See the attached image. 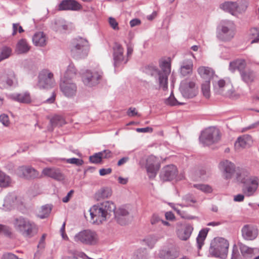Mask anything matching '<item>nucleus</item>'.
Listing matches in <instances>:
<instances>
[{
	"label": "nucleus",
	"mask_w": 259,
	"mask_h": 259,
	"mask_svg": "<svg viewBox=\"0 0 259 259\" xmlns=\"http://www.w3.org/2000/svg\"><path fill=\"white\" fill-rule=\"evenodd\" d=\"M158 69L153 65H149L145 67V72L151 76H154L160 88L163 90L167 89L168 77L171 71V64L169 61L164 60L159 61Z\"/></svg>",
	"instance_id": "1"
},
{
	"label": "nucleus",
	"mask_w": 259,
	"mask_h": 259,
	"mask_svg": "<svg viewBox=\"0 0 259 259\" xmlns=\"http://www.w3.org/2000/svg\"><path fill=\"white\" fill-rule=\"evenodd\" d=\"M115 209V205L110 201L94 205L89 210L92 223L98 225L102 223L109 218Z\"/></svg>",
	"instance_id": "2"
},
{
	"label": "nucleus",
	"mask_w": 259,
	"mask_h": 259,
	"mask_svg": "<svg viewBox=\"0 0 259 259\" xmlns=\"http://www.w3.org/2000/svg\"><path fill=\"white\" fill-rule=\"evenodd\" d=\"M13 225L16 231L25 237L31 238L37 232L35 223L22 216L15 218Z\"/></svg>",
	"instance_id": "3"
},
{
	"label": "nucleus",
	"mask_w": 259,
	"mask_h": 259,
	"mask_svg": "<svg viewBox=\"0 0 259 259\" xmlns=\"http://www.w3.org/2000/svg\"><path fill=\"white\" fill-rule=\"evenodd\" d=\"M209 256L226 259L227 258V240L222 237H215L210 244Z\"/></svg>",
	"instance_id": "4"
},
{
	"label": "nucleus",
	"mask_w": 259,
	"mask_h": 259,
	"mask_svg": "<svg viewBox=\"0 0 259 259\" xmlns=\"http://www.w3.org/2000/svg\"><path fill=\"white\" fill-rule=\"evenodd\" d=\"M70 51L73 57L76 59L85 57L89 51L88 40L81 37L74 39L71 42Z\"/></svg>",
	"instance_id": "5"
},
{
	"label": "nucleus",
	"mask_w": 259,
	"mask_h": 259,
	"mask_svg": "<svg viewBox=\"0 0 259 259\" xmlns=\"http://www.w3.org/2000/svg\"><path fill=\"white\" fill-rule=\"evenodd\" d=\"M221 137V132L218 128L210 127L201 133L199 140L204 146H209L218 142Z\"/></svg>",
	"instance_id": "6"
},
{
	"label": "nucleus",
	"mask_w": 259,
	"mask_h": 259,
	"mask_svg": "<svg viewBox=\"0 0 259 259\" xmlns=\"http://www.w3.org/2000/svg\"><path fill=\"white\" fill-rule=\"evenodd\" d=\"M74 240L76 242H81L88 245H94L98 241V236L95 232L85 230L76 234Z\"/></svg>",
	"instance_id": "7"
},
{
	"label": "nucleus",
	"mask_w": 259,
	"mask_h": 259,
	"mask_svg": "<svg viewBox=\"0 0 259 259\" xmlns=\"http://www.w3.org/2000/svg\"><path fill=\"white\" fill-rule=\"evenodd\" d=\"M54 75L49 70H42L38 75L37 87L40 89H48L53 87Z\"/></svg>",
	"instance_id": "8"
},
{
	"label": "nucleus",
	"mask_w": 259,
	"mask_h": 259,
	"mask_svg": "<svg viewBox=\"0 0 259 259\" xmlns=\"http://www.w3.org/2000/svg\"><path fill=\"white\" fill-rule=\"evenodd\" d=\"M180 91L183 97L186 99L193 98L198 93L195 83L193 81L185 80L181 82Z\"/></svg>",
	"instance_id": "9"
},
{
	"label": "nucleus",
	"mask_w": 259,
	"mask_h": 259,
	"mask_svg": "<svg viewBox=\"0 0 259 259\" xmlns=\"http://www.w3.org/2000/svg\"><path fill=\"white\" fill-rule=\"evenodd\" d=\"M103 73L101 70L91 71L87 70L83 74L82 81L85 85L93 87L98 84L102 78Z\"/></svg>",
	"instance_id": "10"
},
{
	"label": "nucleus",
	"mask_w": 259,
	"mask_h": 259,
	"mask_svg": "<svg viewBox=\"0 0 259 259\" xmlns=\"http://www.w3.org/2000/svg\"><path fill=\"white\" fill-rule=\"evenodd\" d=\"M124 49L118 42H114L113 46V57L115 67L119 66L121 64H126L128 58H125L123 55Z\"/></svg>",
	"instance_id": "11"
},
{
	"label": "nucleus",
	"mask_w": 259,
	"mask_h": 259,
	"mask_svg": "<svg viewBox=\"0 0 259 259\" xmlns=\"http://www.w3.org/2000/svg\"><path fill=\"white\" fill-rule=\"evenodd\" d=\"M160 166V164L155 156L150 155L147 158L146 168L150 179H154L156 177Z\"/></svg>",
	"instance_id": "12"
},
{
	"label": "nucleus",
	"mask_w": 259,
	"mask_h": 259,
	"mask_svg": "<svg viewBox=\"0 0 259 259\" xmlns=\"http://www.w3.org/2000/svg\"><path fill=\"white\" fill-rule=\"evenodd\" d=\"M60 88L63 95L67 98L74 97L77 93L76 84L68 79H65L61 82Z\"/></svg>",
	"instance_id": "13"
},
{
	"label": "nucleus",
	"mask_w": 259,
	"mask_h": 259,
	"mask_svg": "<svg viewBox=\"0 0 259 259\" xmlns=\"http://www.w3.org/2000/svg\"><path fill=\"white\" fill-rule=\"evenodd\" d=\"M16 82L14 71L10 70L3 73L0 76V88L5 89L13 86Z\"/></svg>",
	"instance_id": "14"
},
{
	"label": "nucleus",
	"mask_w": 259,
	"mask_h": 259,
	"mask_svg": "<svg viewBox=\"0 0 259 259\" xmlns=\"http://www.w3.org/2000/svg\"><path fill=\"white\" fill-rule=\"evenodd\" d=\"M242 236L246 240H254L258 236V231L256 226L247 224L243 226L241 229Z\"/></svg>",
	"instance_id": "15"
},
{
	"label": "nucleus",
	"mask_w": 259,
	"mask_h": 259,
	"mask_svg": "<svg viewBox=\"0 0 259 259\" xmlns=\"http://www.w3.org/2000/svg\"><path fill=\"white\" fill-rule=\"evenodd\" d=\"M178 171L176 166L168 165L163 168L160 174V177L163 181L173 180L177 175Z\"/></svg>",
	"instance_id": "16"
},
{
	"label": "nucleus",
	"mask_w": 259,
	"mask_h": 259,
	"mask_svg": "<svg viewBox=\"0 0 259 259\" xmlns=\"http://www.w3.org/2000/svg\"><path fill=\"white\" fill-rule=\"evenodd\" d=\"M114 217L117 222L121 225H125L129 222V212L123 207L115 209L114 212Z\"/></svg>",
	"instance_id": "17"
},
{
	"label": "nucleus",
	"mask_w": 259,
	"mask_h": 259,
	"mask_svg": "<svg viewBox=\"0 0 259 259\" xmlns=\"http://www.w3.org/2000/svg\"><path fill=\"white\" fill-rule=\"evenodd\" d=\"M42 174L47 177H50L58 181H63L65 176L61 170L56 167H46L42 171Z\"/></svg>",
	"instance_id": "18"
},
{
	"label": "nucleus",
	"mask_w": 259,
	"mask_h": 259,
	"mask_svg": "<svg viewBox=\"0 0 259 259\" xmlns=\"http://www.w3.org/2000/svg\"><path fill=\"white\" fill-rule=\"evenodd\" d=\"M193 230V228L190 224L181 225L177 229V234L180 239L186 241L190 237Z\"/></svg>",
	"instance_id": "19"
},
{
	"label": "nucleus",
	"mask_w": 259,
	"mask_h": 259,
	"mask_svg": "<svg viewBox=\"0 0 259 259\" xmlns=\"http://www.w3.org/2000/svg\"><path fill=\"white\" fill-rule=\"evenodd\" d=\"M258 186V179L257 177H253L252 181L250 184L243 185L242 191L243 194L249 197L252 196L257 189Z\"/></svg>",
	"instance_id": "20"
},
{
	"label": "nucleus",
	"mask_w": 259,
	"mask_h": 259,
	"mask_svg": "<svg viewBox=\"0 0 259 259\" xmlns=\"http://www.w3.org/2000/svg\"><path fill=\"white\" fill-rule=\"evenodd\" d=\"M81 8V5L75 0H63L59 5L61 10L78 11Z\"/></svg>",
	"instance_id": "21"
},
{
	"label": "nucleus",
	"mask_w": 259,
	"mask_h": 259,
	"mask_svg": "<svg viewBox=\"0 0 259 259\" xmlns=\"http://www.w3.org/2000/svg\"><path fill=\"white\" fill-rule=\"evenodd\" d=\"M20 176L27 179H34L38 176V172L33 168L29 166H21L19 168Z\"/></svg>",
	"instance_id": "22"
},
{
	"label": "nucleus",
	"mask_w": 259,
	"mask_h": 259,
	"mask_svg": "<svg viewBox=\"0 0 259 259\" xmlns=\"http://www.w3.org/2000/svg\"><path fill=\"white\" fill-rule=\"evenodd\" d=\"M197 71L200 76L205 80H209L210 81L211 79H213L214 77L218 78L213 70L208 67H200L198 68Z\"/></svg>",
	"instance_id": "23"
},
{
	"label": "nucleus",
	"mask_w": 259,
	"mask_h": 259,
	"mask_svg": "<svg viewBox=\"0 0 259 259\" xmlns=\"http://www.w3.org/2000/svg\"><path fill=\"white\" fill-rule=\"evenodd\" d=\"M180 73L183 76H186L192 73L193 62L190 59H185L181 62Z\"/></svg>",
	"instance_id": "24"
},
{
	"label": "nucleus",
	"mask_w": 259,
	"mask_h": 259,
	"mask_svg": "<svg viewBox=\"0 0 259 259\" xmlns=\"http://www.w3.org/2000/svg\"><path fill=\"white\" fill-rule=\"evenodd\" d=\"M252 140L251 136L248 135H244L238 137L234 144L236 149H240L246 148L250 145Z\"/></svg>",
	"instance_id": "25"
},
{
	"label": "nucleus",
	"mask_w": 259,
	"mask_h": 259,
	"mask_svg": "<svg viewBox=\"0 0 259 259\" xmlns=\"http://www.w3.org/2000/svg\"><path fill=\"white\" fill-rule=\"evenodd\" d=\"M9 98L13 101L23 103H29L31 102V98L28 92L23 93H13L9 95Z\"/></svg>",
	"instance_id": "26"
},
{
	"label": "nucleus",
	"mask_w": 259,
	"mask_h": 259,
	"mask_svg": "<svg viewBox=\"0 0 259 259\" xmlns=\"http://www.w3.org/2000/svg\"><path fill=\"white\" fill-rule=\"evenodd\" d=\"M179 253L175 249H161L157 254L158 257L161 259H175L179 256Z\"/></svg>",
	"instance_id": "27"
},
{
	"label": "nucleus",
	"mask_w": 259,
	"mask_h": 259,
	"mask_svg": "<svg viewBox=\"0 0 259 259\" xmlns=\"http://www.w3.org/2000/svg\"><path fill=\"white\" fill-rule=\"evenodd\" d=\"M217 37L222 41H225L227 38V22L222 21L217 27Z\"/></svg>",
	"instance_id": "28"
},
{
	"label": "nucleus",
	"mask_w": 259,
	"mask_h": 259,
	"mask_svg": "<svg viewBox=\"0 0 259 259\" xmlns=\"http://www.w3.org/2000/svg\"><path fill=\"white\" fill-rule=\"evenodd\" d=\"M240 74L242 79L247 83L252 82L256 77L255 72L250 69H245Z\"/></svg>",
	"instance_id": "29"
},
{
	"label": "nucleus",
	"mask_w": 259,
	"mask_h": 259,
	"mask_svg": "<svg viewBox=\"0 0 259 259\" xmlns=\"http://www.w3.org/2000/svg\"><path fill=\"white\" fill-rule=\"evenodd\" d=\"M245 66L246 63L244 60H237L230 63L229 69L232 72L238 70L240 73L241 71L245 69Z\"/></svg>",
	"instance_id": "30"
},
{
	"label": "nucleus",
	"mask_w": 259,
	"mask_h": 259,
	"mask_svg": "<svg viewBox=\"0 0 259 259\" xmlns=\"http://www.w3.org/2000/svg\"><path fill=\"white\" fill-rule=\"evenodd\" d=\"M17 200V196L15 193L8 194L4 199L3 206L7 209H11L15 205Z\"/></svg>",
	"instance_id": "31"
},
{
	"label": "nucleus",
	"mask_w": 259,
	"mask_h": 259,
	"mask_svg": "<svg viewBox=\"0 0 259 259\" xmlns=\"http://www.w3.org/2000/svg\"><path fill=\"white\" fill-rule=\"evenodd\" d=\"M33 44L36 46L42 47L46 45V39L42 32H38L34 34L32 37Z\"/></svg>",
	"instance_id": "32"
},
{
	"label": "nucleus",
	"mask_w": 259,
	"mask_h": 259,
	"mask_svg": "<svg viewBox=\"0 0 259 259\" xmlns=\"http://www.w3.org/2000/svg\"><path fill=\"white\" fill-rule=\"evenodd\" d=\"M112 194L111 189L108 187L102 188L95 194V198L97 200L108 198Z\"/></svg>",
	"instance_id": "33"
},
{
	"label": "nucleus",
	"mask_w": 259,
	"mask_h": 259,
	"mask_svg": "<svg viewBox=\"0 0 259 259\" xmlns=\"http://www.w3.org/2000/svg\"><path fill=\"white\" fill-rule=\"evenodd\" d=\"M30 47L25 39H20L16 46V51L18 54H24L28 52Z\"/></svg>",
	"instance_id": "34"
},
{
	"label": "nucleus",
	"mask_w": 259,
	"mask_h": 259,
	"mask_svg": "<svg viewBox=\"0 0 259 259\" xmlns=\"http://www.w3.org/2000/svg\"><path fill=\"white\" fill-rule=\"evenodd\" d=\"M209 230V228H205L200 231L196 239L197 247L199 250L201 249L202 246L203 245L204 241L206 237Z\"/></svg>",
	"instance_id": "35"
},
{
	"label": "nucleus",
	"mask_w": 259,
	"mask_h": 259,
	"mask_svg": "<svg viewBox=\"0 0 259 259\" xmlns=\"http://www.w3.org/2000/svg\"><path fill=\"white\" fill-rule=\"evenodd\" d=\"M228 12L233 16H237L241 13L238 4L236 2H228Z\"/></svg>",
	"instance_id": "36"
},
{
	"label": "nucleus",
	"mask_w": 259,
	"mask_h": 259,
	"mask_svg": "<svg viewBox=\"0 0 259 259\" xmlns=\"http://www.w3.org/2000/svg\"><path fill=\"white\" fill-rule=\"evenodd\" d=\"M240 250L243 257L250 258L253 254L254 249L241 244L240 246Z\"/></svg>",
	"instance_id": "37"
},
{
	"label": "nucleus",
	"mask_w": 259,
	"mask_h": 259,
	"mask_svg": "<svg viewBox=\"0 0 259 259\" xmlns=\"http://www.w3.org/2000/svg\"><path fill=\"white\" fill-rule=\"evenodd\" d=\"M12 53V50L7 46L3 47L0 53V62L9 58Z\"/></svg>",
	"instance_id": "38"
},
{
	"label": "nucleus",
	"mask_w": 259,
	"mask_h": 259,
	"mask_svg": "<svg viewBox=\"0 0 259 259\" xmlns=\"http://www.w3.org/2000/svg\"><path fill=\"white\" fill-rule=\"evenodd\" d=\"M50 122L52 126H62L66 124V122L64 118L60 115H55L51 120Z\"/></svg>",
	"instance_id": "39"
},
{
	"label": "nucleus",
	"mask_w": 259,
	"mask_h": 259,
	"mask_svg": "<svg viewBox=\"0 0 259 259\" xmlns=\"http://www.w3.org/2000/svg\"><path fill=\"white\" fill-rule=\"evenodd\" d=\"M158 239L159 238L157 236L149 235L147 236L143 241L150 248H152Z\"/></svg>",
	"instance_id": "40"
},
{
	"label": "nucleus",
	"mask_w": 259,
	"mask_h": 259,
	"mask_svg": "<svg viewBox=\"0 0 259 259\" xmlns=\"http://www.w3.org/2000/svg\"><path fill=\"white\" fill-rule=\"evenodd\" d=\"M249 36L250 39H252L251 44H254L259 42V28L253 27L250 29Z\"/></svg>",
	"instance_id": "41"
},
{
	"label": "nucleus",
	"mask_w": 259,
	"mask_h": 259,
	"mask_svg": "<svg viewBox=\"0 0 259 259\" xmlns=\"http://www.w3.org/2000/svg\"><path fill=\"white\" fill-rule=\"evenodd\" d=\"M236 25L233 21H228V40L234 37L236 34Z\"/></svg>",
	"instance_id": "42"
},
{
	"label": "nucleus",
	"mask_w": 259,
	"mask_h": 259,
	"mask_svg": "<svg viewBox=\"0 0 259 259\" xmlns=\"http://www.w3.org/2000/svg\"><path fill=\"white\" fill-rule=\"evenodd\" d=\"M10 181V177L0 170V186L1 187H7L9 185Z\"/></svg>",
	"instance_id": "43"
},
{
	"label": "nucleus",
	"mask_w": 259,
	"mask_h": 259,
	"mask_svg": "<svg viewBox=\"0 0 259 259\" xmlns=\"http://www.w3.org/2000/svg\"><path fill=\"white\" fill-rule=\"evenodd\" d=\"M52 210V206L49 204L41 207L40 213L38 215L40 219H45L48 217Z\"/></svg>",
	"instance_id": "44"
},
{
	"label": "nucleus",
	"mask_w": 259,
	"mask_h": 259,
	"mask_svg": "<svg viewBox=\"0 0 259 259\" xmlns=\"http://www.w3.org/2000/svg\"><path fill=\"white\" fill-rule=\"evenodd\" d=\"M68 26L63 22L58 21L56 22L54 26V29L58 32L64 33L67 30Z\"/></svg>",
	"instance_id": "45"
},
{
	"label": "nucleus",
	"mask_w": 259,
	"mask_h": 259,
	"mask_svg": "<svg viewBox=\"0 0 259 259\" xmlns=\"http://www.w3.org/2000/svg\"><path fill=\"white\" fill-rule=\"evenodd\" d=\"M76 70L73 64H70L65 73L64 77L66 79L73 78L76 74Z\"/></svg>",
	"instance_id": "46"
},
{
	"label": "nucleus",
	"mask_w": 259,
	"mask_h": 259,
	"mask_svg": "<svg viewBox=\"0 0 259 259\" xmlns=\"http://www.w3.org/2000/svg\"><path fill=\"white\" fill-rule=\"evenodd\" d=\"M201 91L203 95L206 98L210 97V82L209 80H205L201 85Z\"/></svg>",
	"instance_id": "47"
},
{
	"label": "nucleus",
	"mask_w": 259,
	"mask_h": 259,
	"mask_svg": "<svg viewBox=\"0 0 259 259\" xmlns=\"http://www.w3.org/2000/svg\"><path fill=\"white\" fill-rule=\"evenodd\" d=\"M132 259H148V255L144 250L138 249L134 253Z\"/></svg>",
	"instance_id": "48"
},
{
	"label": "nucleus",
	"mask_w": 259,
	"mask_h": 259,
	"mask_svg": "<svg viewBox=\"0 0 259 259\" xmlns=\"http://www.w3.org/2000/svg\"><path fill=\"white\" fill-rule=\"evenodd\" d=\"M103 158V152H98L90 156L89 160L91 163L98 164L101 163Z\"/></svg>",
	"instance_id": "49"
},
{
	"label": "nucleus",
	"mask_w": 259,
	"mask_h": 259,
	"mask_svg": "<svg viewBox=\"0 0 259 259\" xmlns=\"http://www.w3.org/2000/svg\"><path fill=\"white\" fill-rule=\"evenodd\" d=\"M193 187L205 193H210L212 192V188L208 185L195 184L193 185Z\"/></svg>",
	"instance_id": "50"
},
{
	"label": "nucleus",
	"mask_w": 259,
	"mask_h": 259,
	"mask_svg": "<svg viewBox=\"0 0 259 259\" xmlns=\"http://www.w3.org/2000/svg\"><path fill=\"white\" fill-rule=\"evenodd\" d=\"M165 103L166 104L169 105L170 106H176L183 104V103H180L177 101L172 93H171L170 96L166 99Z\"/></svg>",
	"instance_id": "51"
},
{
	"label": "nucleus",
	"mask_w": 259,
	"mask_h": 259,
	"mask_svg": "<svg viewBox=\"0 0 259 259\" xmlns=\"http://www.w3.org/2000/svg\"><path fill=\"white\" fill-rule=\"evenodd\" d=\"M237 179L238 181H240L241 183L243 184L244 185H249L251 181H252L253 178L251 177H245L244 175L237 174Z\"/></svg>",
	"instance_id": "52"
},
{
	"label": "nucleus",
	"mask_w": 259,
	"mask_h": 259,
	"mask_svg": "<svg viewBox=\"0 0 259 259\" xmlns=\"http://www.w3.org/2000/svg\"><path fill=\"white\" fill-rule=\"evenodd\" d=\"M218 167L222 172L224 178L227 179V160H222L219 163Z\"/></svg>",
	"instance_id": "53"
},
{
	"label": "nucleus",
	"mask_w": 259,
	"mask_h": 259,
	"mask_svg": "<svg viewBox=\"0 0 259 259\" xmlns=\"http://www.w3.org/2000/svg\"><path fill=\"white\" fill-rule=\"evenodd\" d=\"M242 256L239 253L238 246L236 244H234L231 259H243Z\"/></svg>",
	"instance_id": "54"
},
{
	"label": "nucleus",
	"mask_w": 259,
	"mask_h": 259,
	"mask_svg": "<svg viewBox=\"0 0 259 259\" xmlns=\"http://www.w3.org/2000/svg\"><path fill=\"white\" fill-rule=\"evenodd\" d=\"M183 200L184 201H185V202L187 203L186 204H180V206H181L182 207H184V206H186V207H187V206H191V204L189 203V202H192V203H195L196 202V200L193 198V197L190 195V194H187V195H186L184 197H183Z\"/></svg>",
	"instance_id": "55"
},
{
	"label": "nucleus",
	"mask_w": 259,
	"mask_h": 259,
	"mask_svg": "<svg viewBox=\"0 0 259 259\" xmlns=\"http://www.w3.org/2000/svg\"><path fill=\"white\" fill-rule=\"evenodd\" d=\"M67 163L75 164L76 166H80L83 164V160L76 158H71L66 159Z\"/></svg>",
	"instance_id": "56"
},
{
	"label": "nucleus",
	"mask_w": 259,
	"mask_h": 259,
	"mask_svg": "<svg viewBox=\"0 0 259 259\" xmlns=\"http://www.w3.org/2000/svg\"><path fill=\"white\" fill-rule=\"evenodd\" d=\"M108 22L109 23L110 26L112 27L113 29L115 30H119V28L118 27V23L115 18L111 17H109Z\"/></svg>",
	"instance_id": "57"
},
{
	"label": "nucleus",
	"mask_w": 259,
	"mask_h": 259,
	"mask_svg": "<svg viewBox=\"0 0 259 259\" xmlns=\"http://www.w3.org/2000/svg\"><path fill=\"white\" fill-rule=\"evenodd\" d=\"M235 165L234 163L228 161V179L235 172Z\"/></svg>",
	"instance_id": "58"
},
{
	"label": "nucleus",
	"mask_w": 259,
	"mask_h": 259,
	"mask_svg": "<svg viewBox=\"0 0 259 259\" xmlns=\"http://www.w3.org/2000/svg\"><path fill=\"white\" fill-rule=\"evenodd\" d=\"M0 233L3 234L7 236H9L11 234L9 227L3 225H0Z\"/></svg>",
	"instance_id": "59"
},
{
	"label": "nucleus",
	"mask_w": 259,
	"mask_h": 259,
	"mask_svg": "<svg viewBox=\"0 0 259 259\" xmlns=\"http://www.w3.org/2000/svg\"><path fill=\"white\" fill-rule=\"evenodd\" d=\"M0 121L6 126H8L10 124L9 117L5 114L0 115Z\"/></svg>",
	"instance_id": "60"
},
{
	"label": "nucleus",
	"mask_w": 259,
	"mask_h": 259,
	"mask_svg": "<svg viewBox=\"0 0 259 259\" xmlns=\"http://www.w3.org/2000/svg\"><path fill=\"white\" fill-rule=\"evenodd\" d=\"M127 114L128 116L131 117L134 116H141V115L136 111V108L134 107H130L127 111Z\"/></svg>",
	"instance_id": "61"
},
{
	"label": "nucleus",
	"mask_w": 259,
	"mask_h": 259,
	"mask_svg": "<svg viewBox=\"0 0 259 259\" xmlns=\"http://www.w3.org/2000/svg\"><path fill=\"white\" fill-rule=\"evenodd\" d=\"M1 259H22L21 258H19L17 255H15L12 253H4Z\"/></svg>",
	"instance_id": "62"
},
{
	"label": "nucleus",
	"mask_w": 259,
	"mask_h": 259,
	"mask_svg": "<svg viewBox=\"0 0 259 259\" xmlns=\"http://www.w3.org/2000/svg\"><path fill=\"white\" fill-rule=\"evenodd\" d=\"M161 219L157 214H153L151 219L152 225H158L161 223Z\"/></svg>",
	"instance_id": "63"
},
{
	"label": "nucleus",
	"mask_w": 259,
	"mask_h": 259,
	"mask_svg": "<svg viewBox=\"0 0 259 259\" xmlns=\"http://www.w3.org/2000/svg\"><path fill=\"white\" fill-rule=\"evenodd\" d=\"M239 97L234 89H230L228 91V97L232 99H237Z\"/></svg>",
	"instance_id": "64"
}]
</instances>
